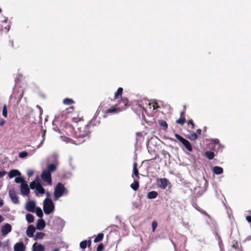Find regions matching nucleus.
<instances>
[{"label": "nucleus", "mask_w": 251, "mask_h": 251, "mask_svg": "<svg viewBox=\"0 0 251 251\" xmlns=\"http://www.w3.org/2000/svg\"><path fill=\"white\" fill-rule=\"evenodd\" d=\"M53 194L54 200L56 201L60 197L67 196L68 190L62 183L59 182L54 188Z\"/></svg>", "instance_id": "1"}, {"label": "nucleus", "mask_w": 251, "mask_h": 251, "mask_svg": "<svg viewBox=\"0 0 251 251\" xmlns=\"http://www.w3.org/2000/svg\"><path fill=\"white\" fill-rule=\"evenodd\" d=\"M65 225V222L60 217L55 216L50 224L51 228L56 231L60 232L62 230Z\"/></svg>", "instance_id": "2"}, {"label": "nucleus", "mask_w": 251, "mask_h": 251, "mask_svg": "<svg viewBox=\"0 0 251 251\" xmlns=\"http://www.w3.org/2000/svg\"><path fill=\"white\" fill-rule=\"evenodd\" d=\"M55 206L52 200L50 198H46L43 202V210L46 215L53 213Z\"/></svg>", "instance_id": "3"}, {"label": "nucleus", "mask_w": 251, "mask_h": 251, "mask_svg": "<svg viewBox=\"0 0 251 251\" xmlns=\"http://www.w3.org/2000/svg\"><path fill=\"white\" fill-rule=\"evenodd\" d=\"M89 127V126L87 125L78 127L75 133L76 137L78 138H83L88 136L90 134Z\"/></svg>", "instance_id": "4"}, {"label": "nucleus", "mask_w": 251, "mask_h": 251, "mask_svg": "<svg viewBox=\"0 0 251 251\" xmlns=\"http://www.w3.org/2000/svg\"><path fill=\"white\" fill-rule=\"evenodd\" d=\"M175 137L179 140L186 148V149L189 152H191L193 150L191 144L186 139L183 138L177 133L175 134Z\"/></svg>", "instance_id": "5"}, {"label": "nucleus", "mask_w": 251, "mask_h": 251, "mask_svg": "<svg viewBox=\"0 0 251 251\" xmlns=\"http://www.w3.org/2000/svg\"><path fill=\"white\" fill-rule=\"evenodd\" d=\"M122 110H123V107L118 106V105L116 104L107 110L105 114L103 115V117H106L108 114H115Z\"/></svg>", "instance_id": "6"}, {"label": "nucleus", "mask_w": 251, "mask_h": 251, "mask_svg": "<svg viewBox=\"0 0 251 251\" xmlns=\"http://www.w3.org/2000/svg\"><path fill=\"white\" fill-rule=\"evenodd\" d=\"M41 177L43 181L46 182L48 185H51V174L50 173V172L44 170L41 174Z\"/></svg>", "instance_id": "7"}, {"label": "nucleus", "mask_w": 251, "mask_h": 251, "mask_svg": "<svg viewBox=\"0 0 251 251\" xmlns=\"http://www.w3.org/2000/svg\"><path fill=\"white\" fill-rule=\"evenodd\" d=\"M212 143L214 145L213 147V150L217 152H222L224 149L225 146L220 143V141L218 139H213L211 140Z\"/></svg>", "instance_id": "8"}, {"label": "nucleus", "mask_w": 251, "mask_h": 251, "mask_svg": "<svg viewBox=\"0 0 251 251\" xmlns=\"http://www.w3.org/2000/svg\"><path fill=\"white\" fill-rule=\"evenodd\" d=\"M30 188L31 189H35L36 191L41 194H43L45 193V189L39 182L32 181L30 184Z\"/></svg>", "instance_id": "9"}, {"label": "nucleus", "mask_w": 251, "mask_h": 251, "mask_svg": "<svg viewBox=\"0 0 251 251\" xmlns=\"http://www.w3.org/2000/svg\"><path fill=\"white\" fill-rule=\"evenodd\" d=\"M20 191L22 195L24 196L28 195L29 193V188L26 182L21 184Z\"/></svg>", "instance_id": "10"}, {"label": "nucleus", "mask_w": 251, "mask_h": 251, "mask_svg": "<svg viewBox=\"0 0 251 251\" xmlns=\"http://www.w3.org/2000/svg\"><path fill=\"white\" fill-rule=\"evenodd\" d=\"M169 183L168 180L166 178H160L157 180V185L161 189H165Z\"/></svg>", "instance_id": "11"}, {"label": "nucleus", "mask_w": 251, "mask_h": 251, "mask_svg": "<svg viewBox=\"0 0 251 251\" xmlns=\"http://www.w3.org/2000/svg\"><path fill=\"white\" fill-rule=\"evenodd\" d=\"M9 195L10 198H11L12 202L14 204H18L19 203V199L16 192L14 190H10L9 191Z\"/></svg>", "instance_id": "12"}, {"label": "nucleus", "mask_w": 251, "mask_h": 251, "mask_svg": "<svg viewBox=\"0 0 251 251\" xmlns=\"http://www.w3.org/2000/svg\"><path fill=\"white\" fill-rule=\"evenodd\" d=\"M25 209L27 211L34 212L35 209V203L33 201H27L25 204Z\"/></svg>", "instance_id": "13"}, {"label": "nucleus", "mask_w": 251, "mask_h": 251, "mask_svg": "<svg viewBox=\"0 0 251 251\" xmlns=\"http://www.w3.org/2000/svg\"><path fill=\"white\" fill-rule=\"evenodd\" d=\"M11 226L9 224H6L1 227V232L3 235H6L11 232Z\"/></svg>", "instance_id": "14"}, {"label": "nucleus", "mask_w": 251, "mask_h": 251, "mask_svg": "<svg viewBox=\"0 0 251 251\" xmlns=\"http://www.w3.org/2000/svg\"><path fill=\"white\" fill-rule=\"evenodd\" d=\"M35 231V228L34 226L32 225H30L27 228L26 233L29 237H32L33 236Z\"/></svg>", "instance_id": "15"}, {"label": "nucleus", "mask_w": 251, "mask_h": 251, "mask_svg": "<svg viewBox=\"0 0 251 251\" xmlns=\"http://www.w3.org/2000/svg\"><path fill=\"white\" fill-rule=\"evenodd\" d=\"M32 251H45V247L41 244L35 243L33 245Z\"/></svg>", "instance_id": "16"}, {"label": "nucleus", "mask_w": 251, "mask_h": 251, "mask_svg": "<svg viewBox=\"0 0 251 251\" xmlns=\"http://www.w3.org/2000/svg\"><path fill=\"white\" fill-rule=\"evenodd\" d=\"M8 176L10 178H13L15 176H21V173L18 170L13 169V170H11L8 173Z\"/></svg>", "instance_id": "17"}, {"label": "nucleus", "mask_w": 251, "mask_h": 251, "mask_svg": "<svg viewBox=\"0 0 251 251\" xmlns=\"http://www.w3.org/2000/svg\"><path fill=\"white\" fill-rule=\"evenodd\" d=\"M25 247L22 242L17 243L14 247V251H24Z\"/></svg>", "instance_id": "18"}, {"label": "nucleus", "mask_w": 251, "mask_h": 251, "mask_svg": "<svg viewBox=\"0 0 251 251\" xmlns=\"http://www.w3.org/2000/svg\"><path fill=\"white\" fill-rule=\"evenodd\" d=\"M45 226V222L42 219H39L36 224V228L39 230L43 229Z\"/></svg>", "instance_id": "19"}, {"label": "nucleus", "mask_w": 251, "mask_h": 251, "mask_svg": "<svg viewBox=\"0 0 251 251\" xmlns=\"http://www.w3.org/2000/svg\"><path fill=\"white\" fill-rule=\"evenodd\" d=\"M132 177L134 178V179L137 178V179H138L139 178L138 176V171L137 168V164L136 163H134L133 164Z\"/></svg>", "instance_id": "20"}, {"label": "nucleus", "mask_w": 251, "mask_h": 251, "mask_svg": "<svg viewBox=\"0 0 251 251\" xmlns=\"http://www.w3.org/2000/svg\"><path fill=\"white\" fill-rule=\"evenodd\" d=\"M91 242L90 240H84L80 242V247L82 249H86L87 246H90L91 245Z\"/></svg>", "instance_id": "21"}, {"label": "nucleus", "mask_w": 251, "mask_h": 251, "mask_svg": "<svg viewBox=\"0 0 251 251\" xmlns=\"http://www.w3.org/2000/svg\"><path fill=\"white\" fill-rule=\"evenodd\" d=\"M56 166L54 164H49L47 166V169H45V170L50 172L51 174V172L54 171L56 170Z\"/></svg>", "instance_id": "22"}, {"label": "nucleus", "mask_w": 251, "mask_h": 251, "mask_svg": "<svg viewBox=\"0 0 251 251\" xmlns=\"http://www.w3.org/2000/svg\"><path fill=\"white\" fill-rule=\"evenodd\" d=\"M131 188L134 191H136L139 188V182L137 178H134V182L130 185Z\"/></svg>", "instance_id": "23"}, {"label": "nucleus", "mask_w": 251, "mask_h": 251, "mask_svg": "<svg viewBox=\"0 0 251 251\" xmlns=\"http://www.w3.org/2000/svg\"><path fill=\"white\" fill-rule=\"evenodd\" d=\"M213 171L216 175H220L223 173V169L221 167L215 166L213 168Z\"/></svg>", "instance_id": "24"}, {"label": "nucleus", "mask_w": 251, "mask_h": 251, "mask_svg": "<svg viewBox=\"0 0 251 251\" xmlns=\"http://www.w3.org/2000/svg\"><path fill=\"white\" fill-rule=\"evenodd\" d=\"M158 193L155 191H151L148 193L147 198L149 199H153L156 198Z\"/></svg>", "instance_id": "25"}, {"label": "nucleus", "mask_w": 251, "mask_h": 251, "mask_svg": "<svg viewBox=\"0 0 251 251\" xmlns=\"http://www.w3.org/2000/svg\"><path fill=\"white\" fill-rule=\"evenodd\" d=\"M127 104V100L126 99H122L118 104V106L123 107V110L126 108V106Z\"/></svg>", "instance_id": "26"}, {"label": "nucleus", "mask_w": 251, "mask_h": 251, "mask_svg": "<svg viewBox=\"0 0 251 251\" xmlns=\"http://www.w3.org/2000/svg\"><path fill=\"white\" fill-rule=\"evenodd\" d=\"M205 156L209 159H212L214 156L215 154L213 152L211 151H207L205 152Z\"/></svg>", "instance_id": "27"}, {"label": "nucleus", "mask_w": 251, "mask_h": 251, "mask_svg": "<svg viewBox=\"0 0 251 251\" xmlns=\"http://www.w3.org/2000/svg\"><path fill=\"white\" fill-rule=\"evenodd\" d=\"M104 235L103 233H99L95 238L94 242L97 243L101 241L103 238Z\"/></svg>", "instance_id": "28"}, {"label": "nucleus", "mask_w": 251, "mask_h": 251, "mask_svg": "<svg viewBox=\"0 0 251 251\" xmlns=\"http://www.w3.org/2000/svg\"><path fill=\"white\" fill-rule=\"evenodd\" d=\"M34 212L36 213L37 216L39 218H42L43 216V213L42 209L40 208H36L35 209Z\"/></svg>", "instance_id": "29"}, {"label": "nucleus", "mask_w": 251, "mask_h": 251, "mask_svg": "<svg viewBox=\"0 0 251 251\" xmlns=\"http://www.w3.org/2000/svg\"><path fill=\"white\" fill-rule=\"evenodd\" d=\"M26 220L29 223H31L34 221V216L31 214H27L26 215Z\"/></svg>", "instance_id": "30"}, {"label": "nucleus", "mask_w": 251, "mask_h": 251, "mask_svg": "<svg viewBox=\"0 0 251 251\" xmlns=\"http://www.w3.org/2000/svg\"><path fill=\"white\" fill-rule=\"evenodd\" d=\"M45 236V234L43 232H37L35 234V239H42Z\"/></svg>", "instance_id": "31"}, {"label": "nucleus", "mask_w": 251, "mask_h": 251, "mask_svg": "<svg viewBox=\"0 0 251 251\" xmlns=\"http://www.w3.org/2000/svg\"><path fill=\"white\" fill-rule=\"evenodd\" d=\"M74 103L73 99L70 98H66L63 100V103L66 105H70Z\"/></svg>", "instance_id": "32"}, {"label": "nucleus", "mask_w": 251, "mask_h": 251, "mask_svg": "<svg viewBox=\"0 0 251 251\" xmlns=\"http://www.w3.org/2000/svg\"><path fill=\"white\" fill-rule=\"evenodd\" d=\"M123 92V88L121 87H119L117 92L115 93V99L118 98L119 96H121Z\"/></svg>", "instance_id": "33"}, {"label": "nucleus", "mask_w": 251, "mask_h": 251, "mask_svg": "<svg viewBox=\"0 0 251 251\" xmlns=\"http://www.w3.org/2000/svg\"><path fill=\"white\" fill-rule=\"evenodd\" d=\"M15 181L16 183H21L22 184L23 183H25V181L24 180V178H22L21 176H17L15 179Z\"/></svg>", "instance_id": "34"}, {"label": "nucleus", "mask_w": 251, "mask_h": 251, "mask_svg": "<svg viewBox=\"0 0 251 251\" xmlns=\"http://www.w3.org/2000/svg\"><path fill=\"white\" fill-rule=\"evenodd\" d=\"M2 115L5 117L6 118L7 116V109L6 104H4L3 106L2 109Z\"/></svg>", "instance_id": "35"}, {"label": "nucleus", "mask_w": 251, "mask_h": 251, "mask_svg": "<svg viewBox=\"0 0 251 251\" xmlns=\"http://www.w3.org/2000/svg\"><path fill=\"white\" fill-rule=\"evenodd\" d=\"M198 138V135L196 133H193L192 134H191L189 136V139L191 140H195L197 139Z\"/></svg>", "instance_id": "36"}, {"label": "nucleus", "mask_w": 251, "mask_h": 251, "mask_svg": "<svg viewBox=\"0 0 251 251\" xmlns=\"http://www.w3.org/2000/svg\"><path fill=\"white\" fill-rule=\"evenodd\" d=\"M28 153L26 151H22L19 154V157L20 158H24L27 156Z\"/></svg>", "instance_id": "37"}, {"label": "nucleus", "mask_w": 251, "mask_h": 251, "mask_svg": "<svg viewBox=\"0 0 251 251\" xmlns=\"http://www.w3.org/2000/svg\"><path fill=\"white\" fill-rule=\"evenodd\" d=\"M185 121L184 118H181L177 120L176 123L180 125H183L185 122Z\"/></svg>", "instance_id": "38"}, {"label": "nucleus", "mask_w": 251, "mask_h": 251, "mask_svg": "<svg viewBox=\"0 0 251 251\" xmlns=\"http://www.w3.org/2000/svg\"><path fill=\"white\" fill-rule=\"evenodd\" d=\"M61 138L62 139L63 141L67 143H74L72 139H69L68 138L65 137H62V136H61Z\"/></svg>", "instance_id": "39"}, {"label": "nucleus", "mask_w": 251, "mask_h": 251, "mask_svg": "<svg viewBox=\"0 0 251 251\" xmlns=\"http://www.w3.org/2000/svg\"><path fill=\"white\" fill-rule=\"evenodd\" d=\"M45 132H46V131L44 130V133L42 135V140L41 142V144L37 146V148H39L41 147V146L43 144L44 140H45Z\"/></svg>", "instance_id": "40"}, {"label": "nucleus", "mask_w": 251, "mask_h": 251, "mask_svg": "<svg viewBox=\"0 0 251 251\" xmlns=\"http://www.w3.org/2000/svg\"><path fill=\"white\" fill-rule=\"evenodd\" d=\"M157 226V223L156 221H153L152 223L151 226L152 231H154Z\"/></svg>", "instance_id": "41"}, {"label": "nucleus", "mask_w": 251, "mask_h": 251, "mask_svg": "<svg viewBox=\"0 0 251 251\" xmlns=\"http://www.w3.org/2000/svg\"><path fill=\"white\" fill-rule=\"evenodd\" d=\"M23 91H22V92L19 95H18V96L16 97V98L18 99V100H17V103H18L19 101L21 100V99H22V98L23 97Z\"/></svg>", "instance_id": "42"}, {"label": "nucleus", "mask_w": 251, "mask_h": 251, "mask_svg": "<svg viewBox=\"0 0 251 251\" xmlns=\"http://www.w3.org/2000/svg\"><path fill=\"white\" fill-rule=\"evenodd\" d=\"M34 172L31 170H29L27 172V175L28 176H31L33 175Z\"/></svg>", "instance_id": "43"}, {"label": "nucleus", "mask_w": 251, "mask_h": 251, "mask_svg": "<svg viewBox=\"0 0 251 251\" xmlns=\"http://www.w3.org/2000/svg\"><path fill=\"white\" fill-rule=\"evenodd\" d=\"M8 244H9V241L7 240L6 242H4V243H3L2 244V246L4 248H8Z\"/></svg>", "instance_id": "44"}, {"label": "nucleus", "mask_w": 251, "mask_h": 251, "mask_svg": "<svg viewBox=\"0 0 251 251\" xmlns=\"http://www.w3.org/2000/svg\"><path fill=\"white\" fill-rule=\"evenodd\" d=\"M133 206L135 208H137V209H141V205L140 204H138L135 202L133 203Z\"/></svg>", "instance_id": "45"}, {"label": "nucleus", "mask_w": 251, "mask_h": 251, "mask_svg": "<svg viewBox=\"0 0 251 251\" xmlns=\"http://www.w3.org/2000/svg\"><path fill=\"white\" fill-rule=\"evenodd\" d=\"M6 174L5 171H0V177H2Z\"/></svg>", "instance_id": "46"}, {"label": "nucleus", "mask_w": 251, "mask_h": 251, "mask_svg": "<svg viewBox=\"0 0 251 251\" xmlns=\"http://www.w3.org/2000/svg\"><path fill=\"white\" fill-rule=\"evenodd\" d=\"M103 249V246L101 244H100L98 246V248H97V251H101Z\"/></svg>", "instance_id": "47"}, {"label": "nucleus", "mask_w": 251, "mask_h": 251, "mask_svg": "<svg viewBox=\"0 0 251 251\" xmlns=\"http://www.w3.org/2000/svg\"><path fill=\"white\" fill-rule=\"evenodd\" d=\"M161 126H163L165 128L167 127V124L165 122H162Z\"/></svg>", "instance_id": "48"}, {"label": "nucleus", "mask_w": 251, "mask_h": 251, "mask_svg": "<svg viewBox=\"0 0 251 251\" xmlns=\"http://www.w3.org/2000/svg\"><path fill=\"white\" fill-rule=\"evenodd\" d=\"M190 124L192 126V128L194 127V124H193V120H190L189 121L188 124Z\"/></svg>", "instance_id": "49"}, {"label": "nucleus", "mask_w": 251, "mask_h": 251, "mask_svg": "<svg viewBox=\"0 0 251 251\" xmlns=\"http://www.w3.org/2000/svg\"><path fill=\"white\" fill-rule=\"evenodd\" d=\"M152 106L153 109H155L158 107L157 104L156 102L152 104Z\"/></svg>", "instance_id": "50"}, {"label": "nucleus", "mask_w": 251, "mask_h": 251, "mask_svg": "<svg viewBox=\"0 0 251 251\" xmlns=\"http://www.w3.org/2000/svg\"><path fill=\"white\" fill-rule=\"evenodd\" d=\"M246 220L249 222H251V217L250 216H248L247 217H246Z\"/></svg>", "instance_id": "51"}, {"label": "nucleus", "mask_w": 251, "mask_h": 251, "mask_svg": "<svg viewBox=\"0 0 251 251\" xmlns=\"http://www.w3.org/2000/svg\"><path fill=\"white\" fill-rule=\"evenodd\" d=\"M4 204L3 201L0 199V207H1Z\"/></svg>", "instance_id": "52"}, {"label": "nucleus", "mask_w": 251, "mask_h": 251, "mask_svg": "<svg viewBox=\"0 0 251 251\" xmlns=\"http://www.w3.org/2000/svg\"><path fill=\"white\" fill-rule=\"evenodd\" d=\"M183 226H185L186 228H187V227H189V224H188V223H184L183 224Z\"/></svg>", "instance_id": "53"}, {"label": "nucleus", "mask_w": 251, "mask_h": 251, "mask_svg": "<svg viewBox=\"0 0 251 251\" xmlns=\"http://www.w3.org/2000/svg\"><path fill=\"white\" fill-rule=\"evenodd\" d=\"M197 132H198L199 134H200L201 133V129H198L197 130Z\"/></svg>", "instance_id": "54"}, {"label": "nucleus", "mask_w": 251, "mask_h": 251, "mask_svg": "<svg viewBox=\"0 0 251 251\" xmlns=\"http://www.w3.org/2000/svg\"><path fill=\"white\" fill-rule=\"evenodd\" d=\"M46 195H47V198H49V197H50V194L49 192H46Z\"/></svg>", "instance_id": "55"}, {"label": "nucleus", "mask_w": 251, "mask_h": 251, "mask_svg": "<svg viewBox=\"0 0 251 251\" xmlns=\"http://www.w3.org/2000/svg\"><path fill=\"white\" fill-rule=\"evenodd\" d=\"M52 251H60V250L59 248H56V249H54L53 250H52Z\"/></svg>", "instance_id": "56"}, {"label": "nucleus", "mask_w": 251, "mask_h": 251, "mask_svg": "<svg viewBox=\"0 0 251 251\" xmlns=\"http://www.w3.org/2000/svg\"><path fill=\"white\" fill-rule=\"evenodd\" d=\"M246 240H251V236H250L246 238Z\"/></svg>", "instance_id": "57"}, {"label": "nucleus", "mask_w": 251, "mask_h": 251, "mask_svg": "<svg viewBox=\"0 0 251 251\" xmlns=\"http://www.w3.org/2000/svg\"><path fill=\"white\" fill-rule=\"evenodd\" d=\"M7 19L4 18V20L3 21H1V22L6 23V22H7Z\"/></svg>", "instance_id": "58"}, {"label": "nucleus", "mask_w": 251, "mask_h": 251, "mask_svg": "<svg viewBox=\"0 0 251 251\" xmlns=\"http://www.w3.org/2000/svg\"><path fill=\"white\" fill-rule=\"evenodd\" d=\"M84 141V140H82V141H81V142H79V143H75V144L76 145L79 144H80L81 142H83Z\"/></svg>", "instance_id": "59"}, {"label": "nucleus", "mask_w": 251, "mask_h": 251, "mask_svg": "<svg viewBox=\"0 0 251 251\" xmlns=\"http://www.w3.org/2000/svg\"><path fill=\"white\" fill-rule=\"evenodd\" d=\"M2 247V243H1V242L0 241V247Z\"/></svg>", "instance_id": "60"}, {"label": "nucleus", "mask_w": 251, "mask_h": 251, "mask_svg": "<svg viewBox=\"0 0 251 251\" xmlns=\"http://www.w3.org/2000/svg\"><path fill=\"white\" fill-rule=\"evenodd\" d=\"M232 247H233V248H236V245H233L232 246Z\"/></svg>", "instance_id": "61"}, {"label": "nucleus", "mask_w": 251, "mask_h": 251, "mask_svg": "<svg viewBox=\"0 0 251 251\" xmlns=\"http://www.w3.org/2000/svg\"><path fill=\"white\" fill-rule=\"evenodd\" d=\"M171 242L172 243V244L174 245V242H173L172 240H171Z\"/></svg>", "instance_id": "62"}, {"label": "nucleus", "mask_w": 251, "mask_h": 251, "mask_svg": "<svg viewBox=\"0 0 251 251\" xmlns=\"http://www.w3.org/2000/svg\"><path fill=\"white\" fill-rule=\"evenodd\" d=\"M15 91H16V89H15L14 90V93H15ZM14 94V93H13V94Z\"/></svg>", "instance_id": "63"}]
</instances>
